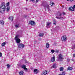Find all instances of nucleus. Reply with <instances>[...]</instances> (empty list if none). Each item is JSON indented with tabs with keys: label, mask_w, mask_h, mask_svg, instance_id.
Masks as SVG:
<instances>
[{
	"label": "nucleus",
	"mask_w": 75,
	"mask_h": 75,
	"mask_svg": "<svg viewBox=\"0 0 75 75\" xmlns=\"http://www.w3.org/2000/svg\"><path fill=\"white\" fill-rule=\"evenodd\" d=\"M0 8L1 10L0 11L1 13H2L1 11H5L6 10V7L5 6V3L4 2L2 3L1 4Z\"/></svg>",
	"instance_id": "obj_1"
},
{
	"label": "nucleus",
	"mask_w": 75,
	"mask_h": 75,
	"mask_svg": "<svg viewBox=\"0 0 75 75\" xmlns=\"http://www.w3.org/2000/svg\"><path fill=\"white\" fill-rule=\"evenodd\" d=\"M16 40V43L17 44H19V43H20V42H21V40L20 39L18 38L16 39H15Z\"/></svg>",
	"instance_id": "obj_7"
},
{
	"label": "nucleus",
	"mask_w": 75,
	"mask_h": 75,
	"mask_svg": "<svg viewBox=\"0 0 75 75\" xmlns=\"http://www.w3.org/2000/svg\"><path fill=\"white\" fill-rule=\"evenodd\" d=\"M6 43L5 42L1 44V46H2V47H4V46L6 45Z\"/></svg>",
	"instance_id": "obj_22"
},
{
	"label": "nucleus",
	"mask_w": 75,
	"mask_h": 75,
	"mask_svg": "<svg viewBox=\"0 0 75 75\" xmlns=\"http://www.w3.org/2000/svg\"><path fill=\"white\" fill-rule=\"evenodd\" d=\"M22 68H23L25 70H27V69L26 68L25 65H23L21 66Z\"/></svg>",
	"instance_id": "obj_9"
},
{
	"label": "nucleus",
	"mask_w": 75,
	"mask_h": 75,
	"mask_svg": "<svg viewBox=\"0 0 75 75\" xmlns=\"http://www.w3.org/2000/svg\"><path fill=\"white\" fill-rule=\"evenodd\" d=\"M62 7H64V6H62Z\"/></svg>",
	"instance_id": "obj_47"
},
{
	"label": "nucleus",
	"mask_w": 75,
	"mask_h": 75,
	"mask_svg": "<svg viewBox=\"0 0 75 75\" xmlns=\"http://www.w3.org/2000/svg\"><path fill=\"white\" fill-rule=\"evenodd\" d=\"M75 48V45H74V46H73L71 48L72 50H74Z\"/></svg>",
	"instance_id": "obj_31"
},
{
	"label": "nucleus",
	"mask_w": 75,
	"mask_h": 75,
	"mask_svg": "<svg viewBox=\"0 0 75 75\" xmlns=\"http://www.w3.org/2000/svg\"><path fill=\"white\" fill-rule=\"evenodd\" d=\"M47 8L48 9V10H49V9H50V6H49V5H48L47 6Z\"/></svg>",
	"instance_id": "obj_32"
},
{
	"label": "nucleus",
	"mask_w": 75,
	"mask_h": 75,
	"mask_svg": "<svg viewBox=\"0 0 75 75\" xmlns=\"http://www.w3.org/2000/svg\"><path fill=\"white\" fill-rule=\"evenodd\" d=\"M51 52H52V54H54V53L55 52V50H52L51 51Z\"/></svg>",
	"instance_id": "obj_28"
},
{
	"label": "nucleus",
	"mask_w": 75,
	"mask_h": 75,
	"mask_svg": "<svg viewBox=\"0 0 75 75\" xmlns=\"http://www.w3.org/2000/svg\"><path fill=\"white\" fill-rule=\"evenodd\" d=\"M61 39L62 41H67V37L65 35H63Z\"/></svg>",
	"instance_id": "obj_5"
},
{
	"label": "nucleus",
	"mask_w": 75,
	"mask_h": 75,
	"mask_svg": "<svg viewBox=\"0 0 75 75\" xmlns=\"http://www.w3.org/2000/svg\"><path fill=\"white\" fill-rule=\"evenodd\" d=\"M50 5L51 6H53L54 5H55L54 3L53 2L51 1L50 2Z\"/></svg>",
	"instance_id": "obj_16"
},
{
	"label": "nucleus",
	"mask_w": 75,
	"mask_h": 75,
	"mask_svg": "<svg viewBox=\"0 0 75 75\" xmlns=\"http://www.w3.org/2000/svg\"><path fill=\"white\" fill-rule=\"evenodd\" d=\"M70 1H74V0H69Z\"/></svg>",
	"instance_id": "obj_42"
},
{
	"label": "nucleus",
	"mask_w": 75,
	"mask_h": 75,
	"mask_svg": "<svg viewBox=\"0 0 75 75\" xmlns=\"http://www.w3.org/2000/svg\"><path fill=\"white\" fill-rule=\"evenodd\" d=\"M53 24L54 25H56V23H53Z\"/></svg>",
	"instance_id": "obj_41"
},
{
	"label": "nucleus",
	"mask_w": 75,
	"mask_h": 75,
	"mask_svg": "<svg viewBox=\"0 0 75 75\" xmlns=\"http://www.w3.org/2000/svg\"><path fill=\"white\" fill-rule=\"evenodd\" d=\"M62 13L63 15H65V13L64 12H63Z\"/></svg>",
	"instance_id": "obj_35"
},
{
	"label": "nucleus",
	"mask_w": 75,
	"mask_h": 75,
	"mask_svg": "<svg viewBox=\"0 0 75 75\" xmlns=\"http://www.w3.org/2000/svg\"><path fill=\"white\" fill-rule=\"evenodd\" d=\"M24 47H25V45H24V44L20 43L18 44V47L19 48H23Z\"/></svg>",
	"instance_id": "obj_2"
},
{
	"label": "nucleus",
	"mask_w": 75,
	"mask_h": 75,
	"mask_svg": "<svg viewBox=\"0 0 75 75\" xmlns=\"http://www.w3.org/2000/svg\"><path fill=\"white\" fill-rule=\"evenodd\" d=\"M38 1H39V0H36V2L38 3Z\"/></svg>",
	"instance_id": "obj_37"
},
{
	"label": "nucleus",
	"mask_w": 75,
	"mask_h": 75,
	"mask_svg": "<svg viewBox=\"0 0 75 75\" xmlns=\"http://www.w3.org/2000/svg\"><path fill=\"white\" fill-rule=\"evenodd\" d=\"M34 72H37L36 73V74L38 73V69H35L34 70Z\"/></svg>",
	"instance_id": "obj_19"
},
{
	"label": "nucleus",
	"mask_w": 75,
	"mask_h": 75,
	"mask_svg": "<svg viewBox=\"0 0 75 75\" xmlns=\"http://www.w3.org/2000/svg\"><path fill=\"white\" fill-rule=\"evenodd\" d=\"M54 22H56V21H55V20H54Z\"/></svg>",
	"instance_id": "obj_44"
},
{
	"label": "nucleus",
	"mask_w": 75,
	"mask_h": 75,
	"mask_svg": "<svg viewBox=\"0 0 75 75\" xmlns=\"http://www.w3.org/2000/svg\"><path fill=\"white\" fill-rule=\"evenodd\" d=\"M58 52H59V51H58V50H57V51H56V52L57 53H58Z\"/></svg>",
	"instance_id": "obj_40"
},
{
	"label": "nucleus",
	"mask_w": 75,
	"mask_h": 75,
	"mask_svg": "<svg viewBox=\"0 0 75 75\" xmlns=\"http://www.w3.org/2000/svg\"><path fill=\"white\" fill-rule=\"evenodd\" d=\"M67 1H69V0H67Z\"/></svg>",
	"instance_id": "obj_49"
},
{
	"label": "nucleus",
	"mask_w": 75,
	"mask_h": 75,
	"mask_svg": "<svg viewBox=\"0 0 75 75\" xmlns=\"http://www.w3.org/2000/svg\"><path fill=\"white\" fill-rule=\"evenodd\" d=\"M19 75H23L24 72L23 71H21L19 72Z\"/></svg>",
	"instance_id": "obj_14"
},
{
	"label": "nucleus",
	"mask_w": 75,
	"mask_h": 75,
	"mask_svg": "<svg viewBox=\"0 0 75 75\" xmlns=\"http://www.w3.org/2000/svg\"><path fill=\"white\" fill-rule=\"evenodd\" d=\"M73 8L74 10V8L75 9V5L73 6Z\"/></svg>",
	"instance_id": "obj_38"
},
{
	"label": "nucleus",
	"mask_w": 75,
	"mask_h": 75,
	"mask_svg": "<svg viewBox=\"0 0 75 75\" xmlns=\"http://www.w3.org/2000/svg\"><path fill=\"white\" fill-rule=\"evenodd\" d=\"M56 18H57V19H61V18H63V17H56Z\"/></svg>",
	"instance_id": "obj_24"
},
{
	"label": "nucleus",
	"mask_w": 75,
	"mask_h": 75,
	"mask_svg": "<svg viewBox=\"0 0 75 75\" xmlns=\"http://www.w3.org/2000/svg\"><path fill=\"white\" fill-rule=\"evenodd\" d=\"M18 36H19L18 35H17L16 36L15 38V40H16V39H17V38H18Z\"/></svg>",
	"instance_id": "obj_26"
},
{
	"label": "nucleus",
	"mask_w": 75,
	"mask_h": 75,
	"mask_svg": "<svg viewBox=\"0 0 75 75\" xmlns=\"http://www.w3.org/2000/svg\"><path fill=\"white\" fill-rule=\"evenodd\" d=\"M7 67L8 68H10V65L9 64H8L6 65Z\"/></svg>",
	"instance_id": "obj_23"
},
{
	"label": "nucleus",
	"mask_w": 75,
	"mask_h": 75,
	"mask_svg": "<svg viewBox=\"0 0 75 75\" xmlns=\"http://www.w3.org/2000/svg\"><path fill=\"white\" fill-rule=\"evenodd\" d=\"M67 69L69 70V71H72L73 69V68L71 67H69L67 68Z\"/></svg>",
	"instance_id": "obj_11"
},
{
	"label": "nucleus",
	"mask_w": 75,
	"mask_h": 75,
	"mask_svg": "<svg viewBox=\"0 0 75 75\" xmlns=\"http://www.w3.org/2000/svg\"><path fill=\"white\" fill-rule=\"evenodd\" d=\"M49 72H48L47 71V70L44 71L42 72L41 74V75H46L48 73H49Z\"/></svg>",
	"instance_id": "obj_6"
},
{
	"label": "nucleus",
	"mask_w": 75,
	"mask_h": 75,
	"mask_svg": "<svg viewBox=\"0 0 75 75\" xmlns=\"http://www.w3.org/2000/svg\"><path fill=\"white\" fill-rule=\"evenodd\" d=\"M69 11H74V8L72 6H70L69 8Z\"/></svg>",
	"instance_id": "obj_8"
},
{
	"label": "nucleus",
	"mask_w": 75,
	"mask_h": 75,
	"mask_svg": "<svg viewBox=\"0 0 75 75\" xmlns=\"http://www.w3.org/2000/svg\"><path fill=\"white\" fill-rule=\"evenodd\" d=\"M73 55L74 57V58H75V54H73Z\"/></svg>",
	"instance_id": "obj_39"
},
{
	"label": "nucleus",
	"mask_w": 75,
	"mask_h": 75,
	"mask_svg": "<svg viewBox=\"0 0 75 75\" xmlns=\"http://www.w3.org/2000/svg\"><path fill=\"white\" fill-rule=\"evenodd\" d=\"M44 33H40L39 36L40 37H43L44 36Z\"/></svg>",
	"instance_id": "obj_17"
},
{
	"label": "nucleus",
	"mask_w": 75,
	"mask_h": 75,
	"mask_svg": "<svg viewBox=\"0 0 75 75\" xmlns=\"http://www.w3.org/2000/svg\"><path fill=\"white\" fill-rule=\"evenodd\" d=\"M15 27H18V25H15Z\"/></svg>",
	"instance_id": "obj_36"
},
{
	"label": "nucleus",
	"mask_w": 75,
	"mask_h": 75,
	"mask_svg": "<svg viewBox=\"0 0 75 75\" xmlns=\"http://www.w3.org/2000/svg\"><path fill=\"white\" fill-rule=\"evenodd\" d=\"M9 4H10V3L9 2H8L6 4V5L7 6H8Z\"/></svg>",
	"instance_id": "obj_30"
},
{
	"label": "nucleus",
	"mask_w": 75,
	"mask_h": 75,
	"mask_svg": "<svg viewBox=\"0 0 75 75\" xmlns=\"http://www.w3.org/2000/svg\"><path fill=\"white\" fill-rule=\"evenodd\" d=\"M6 11L7 12L8 11L10 10V7H8L6 8Z\"/></svg>",
	"instance_id": "obj_25"
},
{
	"label": "nucleus",
	"mask_w": 75,
	"mask_h": 75,
	"mask_svg": "<svg viewBox=\"0 0 75 75\" xmlns=\"http://www.w3.org/2000/svg\"><path fill=\"white\" fill-rule=\"evenodd\" d=\"M30 1H32V2H33V3H34V2H35V0H30Z\"/></svg>",
	"instance_id": "obj_34"
},
{
	"label": "nucleus",
	"mask_w": 75,
	"mask_h": 75,
	"mask_svg": "<svg viewBox=\"0 0 75 75\" xmlns=\"http://www.w3.org/2000/svg\"><path fill=\"white\" fill-rule=\"evenodd\" d=\"M46 48H48L50 47V46H49V44L48 43H46Z\"/></svg>",
	"instance_id": "obj_18"
},
{
	"label": "nucleus",
	"mask_w": 75,
	"mask_h": 75,
	"mask_svg": "<svg viewBox=\"0 0 75 75\" xmlns=\"http://www.w3.org/2000/svg\"><path fill=\"white\" fill-rule=\"evenodd\" d=\"M57 13V14L58 15H57V16H62V13L61 12H58Z\"/></svg>",
	"instance_id": "obj_12"
},
{
	"label": "nucleus",
	"mask_w": 75,
	"mask_h": 75,
	"mask_svg": "<svg viewBox=\"0 0 75 75\" xmlns=\"http://www.w3.org/2000/svg\"><path fill=\"white\" fill-rule=\"evenodd\" d=\"M65 71H63L62 73V75H65Z\"/></svg>",
	"instance_id": "obj_29"
},
{
	"label": "nucleus",
	"mask_w": 75,
	"mask_h": 75,
	"mask_svg": "<svg viewBox=\"0 0 75 75\" xmlns=\"http://www.w3.org/2000/svg\"><path fill=\"white\" fill-rule=\"evenodd\" d=\"M2 57V53H1L0 52V57Z\"/></svg>",
	"instance_id": "obj_33"
},
{
	"label": "nucleus",
	"mask_w": 75,
	"mask_h": 75,
	"mask_svg": "<svg viewBox=\"0 0 75 75\" xmlns=\"http://www.w3.org/2000/svg\"><path fill=\"white\" fill-rule=\"evenodd\" d=\"M26 1H28V0H26Z\"/></svg>",
	"instance_id": "obj_48"
},
{
	"label": "nucleus",
	"mask_w": 75,
	"mask_h": 75,
	"mask_svg": "<svg viewBox=\"0 0 75 75\" xmlns=\"http://www.w3.org/2000/svg\"><path fill=\"white\" fill-rule=\"evenodd\" d=\"M55 60V56L53 57H52L51 59V62H54Z\"/></svg>",
	"instance_id": "obj_10"
},
{
	"label": "nucleus",
	"mask_w": 75,
	"mask_h": 75,
	"mask_svg": "<svg viewBox=\"0 0 75 75\" xmlns=\"http://www.w3.org/2000/svg\"><path fill=\"white\" fill-rule=\"evenodd\" d=\"M13 18L14 17L13 16L10 17L9 18V19L11 20V21H13Z\"/></svg>",
	"instance_id": "obj_15"
},
{
	"label": "nucleus",
	"mask_w": 75,
	"mask_h": 75,
	"mask_svg": "<svg viewBox=\"0 0 75 75\" xmlns=\"http://www.w3.org/2000/svg\"><path fill=\"white\" fill-rule=\"evenodd\" d=\"M50 24H51V22H46L47 27V26H49V25H50Z\"/></svg>",
	"instance_id": "obj_13"
},
{
	"label": "nucleus",
	"mask_w": 75,
	"mask_h": 75,
	"mask_svg": "<svg viewBox=\"0 0 75 75\" xmlns=\"http://www.w3.org/2000/svg\"><path fill=\"white\" fill-rule=\"evenodd\" d=\"M52 68H56V65L55 64H54L53 65Z\"/></svg>",
	"instance_id": "obj_27"
},
{
	"label": "nucleus",
	"mask_w": 75,
	"mask_h": 75,
	"mask_svg": "<svg viewBox=\"0 0 75 75\" xmlns=\"http://www.w3.org/2000/svg\"><path fill=\"white\" fill-rule=\"evenodd\" d=\"M0 24H4V21H3V20L0 21Z\"/></svg>",
	"instance_id": "obj_21"
},
{
	"label": "nucleus",
	"mask_w": 75,
	"mask_h": 75,
	"mask_svg": "<svg viewBox=\"0 0 75 75\" xmlns=\"http://www.w3.org/2000/svg\"><path fill=\"white\" fill-rule=\"evenodd\" d=\"M29 23L32 25H35V23L33 21H30L29 22Z\"/></svg>",
	"instance_id": "obj_4"
},
{
	"label": "nucleus",
	"mask_w": 75,
	"mask_h": 75,
	"mask_svg": "<svg viewBox=\"0 0 75 75\" xmlns=\"http://www.w3.org/2000/svg\"><path fill=\"white\" fill-rule=\"evenodd\" d=\"M58 75H62V74H60Z\"/></svg>",
	"instance_id": "obj_43"
},
{
	"label": "nucleus",
	"mask_w": 75,
	"mask_h": 75,
	"mask_svg": "<svg viewBox=\"0 0 75 75\" xmlns=\"http://www.w3.org/2000/svg\"><path fill=\"white\" fill-rule=\"evenodd\" d=\"M58 58L60 61H62V60L64 59V58H63V55L61 54H59L58 55Z\"/></svg>",
	"instance_id": "obj_3"
},
{
	"label": "nucleus",
	"mask_w": 75,
	"mask_h": 75,
	"mask_svg": "<svg viewBox=\"0 0 75 75\" xmlns=\"http://www.w3.org/2000/svg\"><path fill=\"white\" fill-rule=\"evenodd\" d=\"M39 40H41V38H40V39H39Z\"/></svg>",
	"instance_id": "obj_46"
},
{
	"label": "nucleus",
	"mask_w": 75,
	"mask_h": 75,
	"mask_svg": "<svg viewBox=\"0 0 75 75\" xmlns=\"http://www.w3.org/2000/svg\"><path fill=\"white\" fill-rule=\"evenodd\" d=\"M25 63H27V62L26 61H25Z\"/></svg>",
	"instance_id": "obj_45"
},
{
	"label": "nucleus",
	"mask_w": 75,
	"mask_h": 75,
	"mask_svg": "<svg viewBox=\"0 0 75 75\" xmlns=\"http://www.w3.org/2000/svg\"><path fill=\"white\" fill-rule=\"evenodd\" d=\"M59 69L60 71H62L64 70V67H61Z\"/></svg>",
	"instance_id": "obj_20"
}]
</instances>
